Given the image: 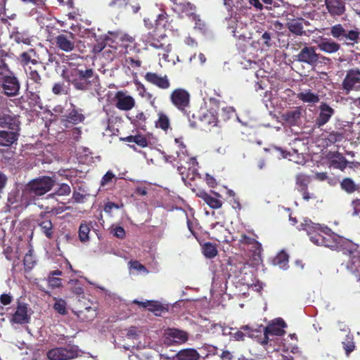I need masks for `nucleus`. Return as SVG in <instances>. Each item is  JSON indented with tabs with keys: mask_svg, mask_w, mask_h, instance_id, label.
<instances>
[{
	"mask_svg": "<svg viewBox=\"0 0 360 360\" xmlns=\"http://www.w3.org/2000/svg\"><path fill=\"white\" fill-rule=\"evenodd\" d=\"M62 76L76 90L89 91L100 86L98 75L92 68L83 65H70L69 68L63 70Z\"/></svg>",
	"mask_w": 360,
	"mask_h": 360,
	"instance_id": "nucleus-1",
	"label": "nucleus"
},
{
	"mask_svg": "<svg viewBox=\"0 0 360 360\" xmlns=\"http://www.w3.org/2000/svg\"><path fill=\"white\" fill-rule=\"evenodd\" d=\"M56 184V180L48 176H42L31 180L22 191V198L27 204L34 202L37 197L50 191Z\"/></svg>",
	"mask_w": 360,
	"mask_h": 360,
	"instance_id": "nucleus-2",
	"label": "nucleus"
},
{
	"mask_svg": "<svg viewBox=\"0 0 360 360\" xmlns=\"http://www.w3.org/2000/svg\"><path fill=\"white\" fill-rule=\"evenodd\" d=\"M21 84L15 72L6 63L4 55L0 57V88L2 93L8 97L19 95Z\"/></svg>",
	"mask_w": 360,
	"mask_h": 360,
	"instance_id": "nucleus-3",
	"label": "nucleus"
},
{
	"mask_svg": "<svg viewBox=\"0 0 360 360\" xmlns=\"http://www.w3.org/2000/svg\"><path fill=\"white\" fill-rule=\"evenodd\" d=\"M330 34L349 47L353 48L360 41L359 29L356 27L349 30L346 25L340 23L335 24L330 27Z\"/></svg>",
	"mask_w": 360,
	"mask_h": 360,
	"instance_id": "nucleus-4",
	"label": "nucleus"
},
{
	"mask_svg": "<svg viewBox=\"0 0 360 360\" xmlns=\"http://www.w3.org/2000/svg\"><path fill=\"white\" fill-rule=\"evenodd\" d=\"M192 117L194 120L188 117L190 125L204 131H210L212 127L217 125L219 122L217 113L213 110H201L198 111L196 115L193 114Z\"/></svg>",
	"mask_w": 360,
	"mask_h": 360,
	"instance_id": "nucleus-5",
	"label": "nucleus"
},
{
	"mask_svg": "<svg viewBox=\"0 0 360 360\" xmlns=\"http://www.w3.org/2000/svg\"><path fill=\"white\" fill-rule=\"evenodd\" d=\"M80 349L77 345L68 344L65 347H57L47 351L49 360H72L79 356Z\"/></svg>",
	"mask_w": 360,
	"mask_h": 360,
	"instance_id": "nucleus-6",
	"label": "nucleus"
},
{
	"mask_svg": "<svg viewBox=\"0 0 360 360\" xmlns=\"http://www.w3.org/2000/svg\"><path fill=\"white\" fill-rule=\"evenodd\" d=\"M172 9L181 18L187 16L195 21V27H200L202 25L199 15L195 13V6L186 0H173Z\"/></svg>",
	"mask_w": 360,
	"mask_h": 360,
	"instance_id": "nucleus-7",
	"label": "nucleus"
},
{
	"mask_svg": "<svg viewBox=\"0 0 360 360\" xmlns=\"http://www.w3.org/2000/svg\"><path fill=\"white\" fill-rule=\"evenodd\" d=\"M169 100L178 110L185 114L190 107L191 95L185 89L176 88L171 92Z\"/></svg>",
	"mask_w": 360,
	"mask_h": 360,
	"instance_id": "nucleus-8",
	"label": "nucleus"
},
{
	"mask_svg": "<svg viewBox=\"0 0 360 360\" xmlns=\"http://www.w3.org/2000/svg\"><path fill=\"white\" fill-rule=\"evenodd\" d=\"M342 86L347 93L360 89V69L354 68L347 71Z\"/></svg>",
	"mask_w": 360,
	"mask_h": 360,
	"instance_id": "nucleus-9",
	"label": "nucleus"
},
{
	"mask_svg": "<svg viewBox=\"0 0 360 360\" xmlns=\"http://www.w3.org/2000/svg\"><path fill=\"white\" fill-rule=\"evenodd\" d=\"M311 181V176L306 174L299 173L295 176V189L301 193L302 198L306 201L316 198V195L308 191Z\"/></svg>",
	"mask_w": 360,
	"mask_h": 360,
	"instance_id": "nucleus-10",
	"label": "nucleus"
},
{
	"mask_svg": "<svg viewBox=\"0 0 360 360\" xmlns=\"http://www.w3.org/2000/svg\"><path fill=\"white\" fill-rule=\"evenodd\" d=\"M8 319L11 323L20 325L29 323L31 316L29 314L28 304L24 302H18L14 313L11 314Z\"/></svg>",
	"mask_w": 360,
	"mask_h": 360,
	"instance_id": "nucleus-11",
	"label": "nucleus"
},
{
	"mask_svg": "<svg viewBox=\"0 0 360 360\" xmlns=\"http://www.w3.org/2000/svg\"><path fill=\"white\" fill-rule=\"evenodd\" d=\"M75 35L69 31H63L55 39L56 46L65 52H70L75 48Z\"/></svg>",
	"mask_w": 360,
	"mask_h": 360,
	"instance_id": "nucleus-12",
	"label": "nucleus"
},
{
	"mask_svg": "<svg viewBox=\"0 0 360 360\" xmlns=\"http://www.w3.org/2000/svg\"><path fill=\"white\" fill-rule=\"evenodd\" d=\"M295 57L297 61L315 67L319 61L320 55L316 52L315 47L305 45Z\"/></svg>",
	"mask_w": 360,
	"mask_h": 360,
	"instance_id": "nucleus-13",
	"label": "nucleus"
},
{
	"mask_svg": "<svg viewBox=\"0 0 360 360\" xmlns=\"http://www.w3.org/2000/svg\"><path fill=\"white\" fill-rule=\"evenodd\" d=\"M323 234L315 239V244L322 245L330 249H336L339 245V237L327 226L323 227Z\"/></svg>",
	"mask_w": 360,
	"mask_h": 360,
	"instance_id": "nucleus-14",
	"label": "nucleus"
},
{
	"mask_svg": "<svg viewBox=\"0 0 360 360\" xmlns=\"http://www.w3.org/2000/svg\"><path fill=\"white\" fill-rule=\"evenodd\" d=\"M27 91L33 97L32 99L35 103H37L40 100L39 94L41 91L43 86L42 77L40 74L27 75Z\"/></svg>",
	"mask_w": 360,
	"mask_h": 360,
	"instance_id": "nucleus-15",
	"label": "nucleus"
},
{
	"mask_svg": "<svg viewBox=\"0 0 360 360\" xmlns=\"http://www.w3.org/2000/svg\"><path fill=\"white\" fill-rule=\"evenodd\" d=\"M287 326L282 319H277L267 326H264V342L271 340L270 336H282L285 334L284 328Z\"/></svg>",
	"mask_w": 360,
	"mask_h": 360,
	"instance_id": "nucleus-16",
	"label": "nucleus"
},
{
	"mask_svg": "<svg viewBox=\"0 0 360 360\" xmlns=\"http://www.w3.org/2000/svg\"><path fill=\"white\" fill-rule=\"evenodd\" d=\"M144 79L147 82L160 89H167L171 86L170 81L166 75L162 76L156 72H148L144 75Z\"/></svg>",
	"mask_w": 360,
	"mask_h": 360,
	"instance_id": "nucleus-17",
	"label": "nucleus"
},
{
	"mask_svg": "<svg viewBox=\"0 0 360 360\" xmlns=\"http://www.w3.org/2000/svg\"><path fill=\"white\" fill-rule=\"evenodd\" d=\"M19 117L12 113L0 115V128L8 130H20Z\"/></svg>",
	"mask_w": 360,
	"mask_h": 360,
	"instance_id": "nucleus-18",
	"label": "nucleus"
},
{
	"mask_svg": "<svg viewBox=\"0 0 360 360\" xmlns=\"http://www.w3.org/2000/svg\"><path fill=\"white\" fill-rule=\"evenodd\" d=\"M85 119L84 115L79 112L78 110L73 108L68 111L61 118V123L65 127H69L70 124L76 125L82 122Z\"/></svg>",
	"mask_w": 360,
	"mask_h": 360,
	"instance_id": "nucleus-19",
	"label": "nucleus"
},
{
	"mask_svg": "<svg viewBox=\"0 0 360 360\" xmlns=\"http://www.w3.org/2000/svg\"><path fill=\"white\" fill-rule=\"evenodd\" d=\"M335 113V110L326 103H321L319 106V114L315 120L316 125L321 127L326 124Z\"/></svg>",
	"mask_w": 360,
	"mask_h": 360,
	"instance_id": "nucleus-20",
	"label": "nucleus"
},
{
	"mask_svg": "<svg viewBox=\"0 0 360 360\" xmlns=\"http://www.w3.org/2000/svg\"><path fill=\"white\" fill-rule=\"evenodd\" d=\"M324 3L332 17L341 16L346 11L345 2L342 0H325Z\"/></svg>",
	"mask_w": 360,
	"mask_h": 360,
	"instance_id": "nucleus-21",
	"label": "nucleus"
},
{
	"mask_svg": "<svg viewBox=\"0 0 360 360\" xmlns=\"http://www.w3.org/2000/svg\"><path fill=\"white\" fill-rule=\"evenodd\" d=\"M325 226V225L314 223L310 219H304V221L301 223L300 229L305 231L309 236L310 240L315 244L314 238H318V236H320L321 235L314 236V232H322L323 229V227Z\"/></svg>",
	"mask_w": 360,
	"mask_h": 360,
	"instance_id": "nucleus-22",
	"label": "nucleus"
},
{
	"mask_svg": "<svg viewBox=\"0 0 360 360\" xmlns=\"http://www.w3.org/2000/svg\"><path fill=\"white\" fill-rule=\"evenodd\" d=\"M241 329L247 333L248 338L255 340L262 345H267V342H264V326L262 325L257 328H252L248 325L241 326Z\"/></svg>",
	"mask_w": 360,
	"mask_h": 360,
	"instance_id": "nucleus-23",
	"label": "nucleus"
},
{
	"mask_svg": "<svg viewBox=\"0 0 360 360\" xmlns=\"http://www.w3.org/2000/svg\"><path fill=\"white\" fill-rule=\"evenodd\" d=\"M166 339L176 344H183L188 340V334L177 328H168L165 331Z\"/></svg>",
	"mask_w": 360,
	"mask_h": 360,
	"instance_id": "nucleus-24",
	"label": "nucleus"
},
{
	"mask_svg": "<svg viewBox=\"0 0 360 360\" xmlns=\"http://www.w3.org/2000/svg\"><path fill=\"white\" fill-rule=\"evenodd\" d=\"M302 110L301 107L286 110L281 115L282 120L289 126H297L302 116Z\"/></svg>",
	"mask_w": 360,
	"mask_h": 360,
	"instance_id": "nucleus-25",
	"label": "nucleus"
},
{
	"mask_svg": "<svg viewBox=\"0 0 360 360\" xmlns=\"http://www.w3.org/2000/svg\"><path fill=\"white\" fill-rule=\"evenodd\" d=\"M213 193L216 197L212 196L204 191H200L197 193V196L201 198L210 208L219 209L223 205L222 201L218 199L221 195L216 192H213Z\"/></svg>",
	"mask_w": 360,
	"mask_h": 360,
	"instance_id": "nucleus-26",
	"label": "nucleus"
},
{
	"mask_svg": "<svg viewBox=\"0 0 360 360\" xmlns=\"http://www.w3.org/2000/svg\"><path fill=\"white\" fill-rule=\"evenodd\" d=\"M318 49L326 53L332 54L341 49V45L331 39L321 38L317 42Z\"/></svg>",
	"mask_w": 360,
	"mask_h": 360,
	"instance_id": "nucleus-27",
	"label": "nucleus"
},
{
	"mask_svg": "<svg viewBox=\"0 0 360 360\" xmlns=\"http://www.w3.org/2000/svg\"><path fill=\"white\" fill-rule=\"evenodd\" d=\"M115 106L121 110H129L135 105V101L131 96H126L122 92H118L115 96Z\"/></svg>",
	"mask_w": 360,
	"mask_h": 360,
	"instance_id": "nucleus-28",
	"label": "nucleus"
},
{
	"mask_svg": "<svg viewBox=\"0 0 360 360\" xmlns=\"http://www.w3.org/2000/svg\"><path fill=\"white\" fill-rule=\"evenodd\" d=\"M19 136L20 130H0V146H11L18 141Z\"/></svg>",
	"mask_w": 360,
	"mask_h": 360,
	"instance_id": "nucleus-29",
	"label": "nucleus"
},
{
	"mask_svg": "<svg viewBox=\"0 0 360 360\" xmlns=\"http://www.w3.org/2000/svg\"><path fill=\"white\" fill-rule=\"evenodd\" d=\"M37 224L46 237L51 239L53 235V226L49 217L46 214H41L37 220Z\"/></svg>",
	"mask_w": 360,
	"mask_h": 360,
	"instance_id": "nucleus-30",
	"label": "nucleus"
},
{
	"mask_svg": "<svg viewBox=\"0 0 360 360\" xmlns=\"http://www.w3.org/2000/svg\"><path fill=\"white\" fill-rule=\"evenodd\" d=\"M238 242L240 245L250 246V251H252L255 255H259L261 252L262 245L254 238H251L245 233H242Z\"/></svg>",
	"mask_w": 360,
	"mask_h": 360,
	"instance_id": "nucleus-31",
	"label": "nucleus"
},
{
	"mask_svg": "<svg viewBox=\"0 0 360 360\" xmlns=\"http://www.w3.org/2000/svg\"><path fill=\"white\" fill-rule=\"evenodd\" d=\"M325 140L327 144H334L336 142H340L345 139L346 129L341 127L337 131L332 130L326 131Z\"/></svg>",
	"mask_w": 360,
	"mask_h": 360,
	"instance_id": "nucleus-32",
	"label": "nucleus"
},
{
	"mask_svg": "<svg viewBox=\"0 0 360 360\" xmlns=\"http://www.w3.org/2000/svg\"><path fill=\"white\" fill-rule=\"evenodd\" d=\"M38 60L36 51L34 49H29L27 51L22 52L19 56L20 65L23 68L32 65L34 60Z\"/></svg>",
	"mask_w": 360,
	"mask_h": 360,
	"instance_id": "nucleus-33",
	"label": "nucleus"
},
{
	"mask_svg": "<svg viewBox=\"0 0 360 360\" xmlns=\"http://www.w3.org/2000/svg\"><path fill=\"white\" fill-rule=\"evenodd\" d=\"M340 188L347 194H352L356 191L360 192V184H356L349 177L343 178L340 183Z\"/></svg>",
	"mask_w": 360,
	"mask_h": 360,
	"instance_id": "nucleus-34",
	"label": "nucleus"
},
{
	"mask_svg": "<svg viewBox=\"0 0 360 360\" xmlns=\"http://www.w3.org/2000/svg\"><path fill=\"white\" fill-rule=\"evenodd\" d=\"M177 360H200V354L193 348L181 349L176 354Z\"/></svg>",
	"mask_w": 360,
	"mask_h": 360,
	"instance_id": "nucleus-35",
	"label": "nucleus"
},
{
	"mask_svg": "<svg viewBox=\"0 0 360 360\" xmlns=\"http://www.w3.org/2000/svg\"><path fill=\"white\" fill-rule=\"evenodd\" d=\"M120 139L124 142L134 143L141 148H146L149 144L148 139L144 135L140 134L121 137Z\"/></svg>",
	"mask_w": 360,
	"mask_h": 360,
	"instance_id": "nucleus-36",
	"label": "nucleus"
},
{
	"mask_svg": "<svg viewBox=\"0 0 360 360\" xmlns=\"http://www.w3.org/2000/svg\"><path fill=\"white\" fill-rule=\"evenodd\" d=\"M304 19H293L288 22L286 26L290 32L296 35H302L304 33L302 21Z\"/></svg>",
	"mask_w": 360,
	"mask_h": 360,
	"instance_id": "nucleus-37",
	"label": "nucleus"
},
{
	"mask_svg": "<svg viewBox=\"0 0 360 360\" xmlns=\"http://www.w3.org/2000/svg\"><path fill=\"white\" fill-rule=\"evenodd\" d=\"M297 98L304 103H316L320 100L319 95L313 93L310 89L297 94Z\"/></svg>",
	"mask_w": 360,
	"mask_h": 360,
	"instance_id": "nucleus-38",
	"label": "nucleus"
},
{
	"mask_svg": "<svg viewBox=\"0 0 360 360\" xmlns=\"http://www.w3.org/2000/svg\"><path fill=\"white\" fill-rule=\"evenodd\" d=\"M46 70L44 64L39 60H34L32 65L24 68V70L27 75H39L40 72Z\"/></svg>",
	"mask_w": 360,
	"mask_h": 360,
	"instance_id": "nucleus-39",
	"label": "nucleus"
},
{
	"mask_svg": "<svg viewBox=\"0 0 360 360\" xmlns=\"http://www.w3.org/2000/svg\"><path fill=\"white\" fill-rule=\"evenodd\" d=\"M148 304V311L154 313L155 316H161L162 313L168 311V307L164 306L159 301L150 300Z\"/></svg>",
	"mask_w": 360,
	"mask_h": 360,
	"instance_id": "nucleus-40",
	"label": "nucleus"
},
{
	"mask_svg": "<svg viewBox=\"0 0 360 360\" xmlns=\"http://www.w3.org/2000/svg\"><path fill=\"white\" fill-rule=\"evenodd\" d=\"M155 127L164 131H167L170 128V120L169 117L162 112L158 113V119L155 122Z\"/></svg>",
	"mask_w": 360,
	"mask_h": 360,
	"instance_id": "nucleus-41",
	"label": "nucleus"
},
{
	"mask_svg": "<svg viewBox=\"0 0 360 360\" xmlns=\"http://www.w3.org/2000/svg\"><path fill=\"white\" fill-rule=\"evenodd\" d=\"M202 253L206 258L212 259L218 254V250L215 244L210 242L205 243L202 247Z\"/></svg>",
	"mask_w": 360,
	"mask_h": 360,
	"instance_id": "nucleus-42",
	"label": "nucleus"
},
{
	"mask_svg": "<svg viewBox=\"0 0 360 360\" xmlns=\"http://www.w3.org/2000/svg\"><path fill=\"white\" fill-rule=\"evenodd\" d=\"M289 256L284 252L281 251L274 257L273 262L275 265L278 266L281 269H286L288 264Z\"/></svg>",
	"mask_w": 360,
	"mask_h": 360,
	"instance_id": "nucleus-43",
	"label": "nucleus"
},
{
	"mask_svg": "<svg viewBox=\"0 0 360 360\" xmlns=\"http://www.w3.org/2000/svg\"><path fill=\"white\" fill-rule=\"evenodd\" d=\"M33 250L30 249L28 252L25 254L23 264L26 272L31 271L36 264V260L33 255Z\"/></svg>",
	"mask_w": 360,
	"mask_h": 360,
	"instance_id": "nucleus-44",
	"label": "nucleus"
},
{
	"mask_svg": "<svg viewBox=\"0 0 360 360\" xmlns=\"http://www.w3.org/2000/svg\"><path fill=\"white\" fill-rule=\"evenodd\" d=\"M330 163L331 167L342 171L346 168L347 161L344 156L338 155L335 158L332 159Z\"/></svg>",
	"mask_w": 360,
	"mask_h": 360,
	"instance_id": "nucleus-45",
	"label": "nucleus"
},
{
	"mask_svg": "<svg viewBox=\"0 0 360 360\" xmlns=\"http://www.w3.org/2000/svg\"><path fill=\"white\" fill-rule=\"evenodd\" d=\"M90 226L86 223H82L79 228V238L81 242L85 243L89 240Z\"/></svg>",
	"mask_w": 360,
	"mask_h": 360,
	"instance_id": "nucleus-46",
	"label": "nucleus"
},
{
	"mask_svg": "<svg viewBox=\"0 0 360 360\" xmlns=\"http://www.w3.org/2000/svg\"><path fill=\"white\" fill-rule=\"evenodd\" d=\"M71 193L70 186L65 183L59 184V187L54 193L49 195L50 197H54L55 195L64 196L68 195Z\"/></svg>",
	"mask_w": 360,
	"mask_h": 360,
	"instance_id": "nucleus-47",
	"label": "nucleus"
},
{
	"mask_svg": "<svg viewBox=\"0 0 360 360\" xmlns=\"http://www.w3.org/2000/svg\"><path fill=\"white\" fill-rule=\"evenodd\" d=\"M121 44L120 46L124 47L126 50L132 45L135 44V38L127 34H122L119 38Z\"/></svg>",
	"mask_w": 360,
	"mask_h": 360,
	"instance_id": "nucleus-48",
	"label": "nucleus"
},
{
	"mask_svg": "<svg viewBox=\"0 0 360 360\" xmlns=\"http://www.w3.org/2000/svg\"><path fill=\"white\" fill-rule=\"evenodd\" d=\"M53 307L55 311L61 315H65L68 313L67 303L63 299L56 300Z\"/></svg>",
	"mask_w": 360,
	"mask_h": 360,
	"instance_id": "nucleus-49",
	"label": "nucleus"
},
{
	"mask_svg": "<svg viewBox=\"0 0 360 360\" xmlns=\"http://www.w3.org/2000/svg\"><path fill=\"white\" fill-rule=\"evenodd\" d=\"M155 31H153L152 33H149L147 38L148 42L149 43L150 46H153L155 49H164L165 44L162 43L161 40L155 37V34L153 33Z\"/></svg>",
	"mask_w": 360,
	"mask_h": 360,
	"instance_id": "nucleus-50",
	"label": "nucleus"
},
{
	"mask_svg": "<svg viewBox=\"0 0 360 360\" xmlns=\"http://www.w3.org/2000/svg\"><path fill=\"white\" fill-rule=\"evenodd\" d=\"M344 349L345 350L346 354L349 356V354L354 349L355 345L353 341V337L352 335H347L346 336V339L342 342Z\"/></svg>",
	"mask_w": 360,
	"mask_h": 360,
	"instance_id": "nucleus-51",
	"label": "nucleus"
},
{
	"mask_svg": "<svg viewBox=\"0 0 360 360\" xmlns=\"http://www.w3.org/2000/svg\"><path fill=\"white\" fill-rule=\"evenodd\" d=\"M129 269H134L139 272L143 273L145 274H147L148 273V270L147 269V268L137 260H131L129 262Z\"/></svg>",
	"mask_w": 360,
	"mask_h": 360,
	"instance_id": "nucleus-52",
	"label": "nucleus"
},
{
	"mask_svg": "<svg viewBox=\"0 0 360 360\" xmlns=\"http://www.w3.org/2000/svg\"><path fill=\"white\" fill-rule=\"evenodd\" d=\"M52 92L55 95L65 94L67 91L64 82L55 83L52 87Z\"/></svg>",
	"mask_w": 360,
	"mask_h": 360,
	"instance_id": "nucleus-53",
	"label": "nucleus"
},
{
	"mask_svg": "<svg viewBox=\"0 0 360 360\" xmlns=\"http://www.w3.org/2000/svg\"><path fill=\"white\" fill-rule=\"evenodd\" d=\"M47 281L49 286L52 288H59L62 285V279L58 277L49 275Z\"/></svg>",
	"mask_w": 360,
	"mask_h": 360,
	"instance_id": "nucleus-54",
	"label": "nucleus"
},
{
	"mask_svg": "<svg viewBox=\"0 0 360 360\" xmlns=\"http://www.w3.org/2000/svg\"><path fill=\"white\" fill-rule=\"evenodd\" d=\"M111 232L113 233L114 236L119 239H124L126 236L124 229L120 226L112 227Z\"/></svg>",
	"mask_w": 360,
	"mask_h": 360,
	"instance_id": "nucleus-55",
	"label": "nucleus"
},
{
	"mask_svg": "<svg viewBox=\"0 0 360 360\" xmlns=\"http://www.w3.org/2000/svg\"><path fill=\"white\" fill-rule=\"evenodd\" d=\"M231 337L236 341H243L245 337H248L247 333L240 328L239 330L235 333H231Z\"/></svg>",
	"mask_w": 360,
	"mask_h": 360,
	"instance_id": "nucleus-56",
	"label": "nucleus"
},
{
	"mask_svg": "<svg viewBox=\"0 0 360 360\" xmlns=\"http://www.w3.org/2000/svg\"><path fill=\"white\" fill-rule=\"evenodd\" d=\"M69 283H74L75 286L72 288V292L77 295L84 292V289L82 285L79 284L78 280H70Z\"/></svg>",
	"mask_w": 360,
	"mask_h": 360,
	"instance_id": "nucleus-57",
	"label": "nucleus"
},
{
	"mask_svg": "<svg viewBox=\"0 0 360 360\" xmlns=\"http://www.w3.org/2000/svg\"><path fill=\"white\" fill-rule=\"evenodd\" d=\"M262 39L263 40V44L266 47L269 48L272 46L271 34L270 32H264L262 35Z\"/></svg>",
	"mask_w": 360,
	"mask_h": 360,
	"instance_id": "nucleus-58",
	"label": "nucleus"
},
{
	"mask_svg": "<svg viewBox=\"0 0 360 360\" xmlns=\"http://www.w3.org/2000/svg\"><path fill=\"white\" fill-rule=\"evenodd\" d=\"M115 177V174L111 171L107 172L102 177L101 185L104 186L109 182H111Z\"/></svg>",
	"mask_w": 360,
	"mask_h": 360,
	"instance_id": "nucleus-59",
	"label": "nucleus"
},
{
	"mask_svg": "<svg viewBox=\"0 0 360 360\" xmlns=\"http://www.w3.org/2000/svg\"><path fill=\"white\" fill-rule=\"evenodd\" d=\"M129 3V0H112L109 4L111 7L115 6L117 8H122L126 6Z\"/></svg>",
	"mask_w": 360,
	"mask_h": 360,
	"instance_id": "nucleus-60",
	"label": "nucleus"
},
{
	"mask_svg": "<svg viewBox=\"0 0 360 360\" xmlns=\"http://www.w3.org/2000/svg\"><path fill=\"white\" fill-rule=\"evenodd\" d=\"M13 297L10 294H2L0 296V302L4 305H8L11 303Z\"/></svg>",
	"mask_w": 360,
	"mask_h": 360,
	"instance_id": "nucleus-61",
	"label": "nucleus"
},
{
	"mask_svg": "<svg viewBox=\"0 0 360 360\" xmlns=\"http://www.w3.org/2000/svg\"><path fill=\"white\" fill-rule=\"evenodd\" d=\"M105 46L106 44L104 41H98L93 47V52L95 53H100Z\"/></svg>",
	"mask_w": 360,
	"mask_h": 360,
	"instance_id": "nucleus-62",
	"label": "nucleus"
},
{
	"mask_svg": "<svg viewBox=\"0 0 360 360\" xmlns=\"http://www.w3.org/2000/svg\"><path fill=\"white\" fill-rule=\"evenodd\" d=\"M114 208L119 209L120 206L115 202H108L105 205L104 211L106 213H110L112 212V209H114Z\"/></svg>",
	"mask_w": 360,
	"mask_h": 360,
	"instance_id": "nucleus-63",
	"label": "nucleus"
},
{
	"mask_svg": "<svg viewBox=\"0 0 360 360\" xmlns=\"http://www.w3.org/2000/svg\"><path fill=\"white\" fill-rule=\"evenodd\" d=\"M352 206L354 208V214L356 215L360 214V200L356 199L352 201Z\"/></svg>",
	"mask_w": 360,
	"mask_h": 360,
	"instance_id": "nucleus-64",
	"label": "nucleus"
}]
</instances>
